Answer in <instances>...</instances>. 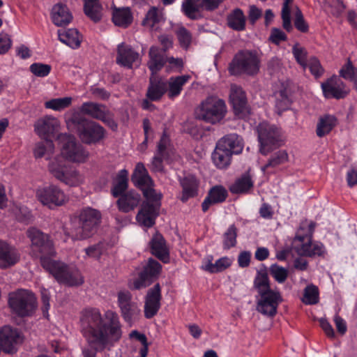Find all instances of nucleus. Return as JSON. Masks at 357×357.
<instances>
[{
    "mask_svg": "<svg viewBox=\"0 0 357 357\" xmlns=\"http://www.w3.org/2000/svg\"><path fill=\"white\" fill-rule=\"evenodd\" d=\"M8 305L18 316H29L36 307V298L30 291L18 289L9 294Z\"/></svg>",
    "mask_w": 357,
    "mask_h": 357,
    "instance_id": "obj_8",
    "label": "nucleus"
},
{
    "mask_svg": "<svg viewBox=\"0 0 357 357\" xmlns=\"http://www.w3.org/2000/svg\"><path fill=\"white\" fill-rule=\"evenodd\" d=\"M246 17L241 8H235L227 16V25L234 31H241L245 30Z\"/></svg>",
    "mask_w": 357,
    "mask_h": 357,
    "instance_id": "obj_39",
    "label": "nucleus"
},
{
    "mask_svg": "<svg viewBox=\"0 0 357 357\" xmlns=\"http://www.w3.org/2000/svg\"><path fill=\"white\" fill-rule=\"evenodd\" d=\"M52 19L55 25L61 26L68 24L73 16L66 5L57 3L52 8Z\"/></svg>",
    "mask_w": 357,
    "mask_h": 357,
    "instance_id": "obj_31",
    "label": "nucleus"
},
{
    "mask_svg": "<svg viewBox=\"0 0 357 357\" xmlns=\"http://www.w3.org/2000/svg\"><path fill=\"white\" fill-rule=\"evenodd\" d=\"M139 61V53L130 45L122 43L117 46L116 63L118 64L131 68L134 63Z\"/></svg>",
    "mask_w": 357,
    "mask_h": 357,
    "instance_id": "obj_23",
    "label": "nucleus"
},
{
    "mask_svg": "<svg viewBox=\"0 0 357 357\" xmlns=\"http://www.w3.org/2000/svg\"><path fill=\"white\" fill-rule=\"evenodd\" d=\"M31 72L37 77H45L51 70V66L48 64L35 63L30 66Z\"/></svg>",
    "mask_w": 357,
    "mask_h": 357,
    "instance_id": "obj_58",
    "label": "nucleus"
},
{
    "mask_svg": "<svg viewBox=\"0 0 357 357\" xmlns=\"http://www.w3.org/2000/svg\"><path fill=\"white\" fill-rule=\"evenodd\" d=\"M216 144L226 150L231 155L241 153L243 149V139L236 134L225 135Z\"/></svg>",
    "mask_w": 357,
    "mask_h": 357,
    "instance_id": "obj_28",
    "label": "nucleus"
},
{
    "mask_svg": "<svg viewBox=\"0 0 357 357\" xmlns=\"http://www.w3.org/2000/svg\"><path fill=\"white\" fill-rule=\"evenodd\" d=\"M71 102L72 98L70 97L54 98L46 101L45 102V107L47 109H51L54 111H61L69 107Z\"/></svg>",
    "mask_w": 357,
    "mask_h": 357,
    "instance_id": "obj_51",
    "label": "nucleus"
},
{
    "mask_svg": "<svg viewBox=\"0 0 357 357\" xmlns=\"http://www.w3.org/2000/svg\"><path fill=\"white\" fill-rule=\"evenodd\" d=\"M105 245L102 243H98L85 249L86 254L93 258H99L105 251Z\"/></svg>",
    "mask_w": 357,
    "mask_h": 357,
    "instance_id": "obj_61",
    "label": "nucleus"
},
{
    "mask_svg": "<svg viewBox=\"0 0 357 357\" xmlns=\"http://www.w3.org/2000/svg\"><path fill=\"white\" fill-rule=\"evenodd\" d=\"M78 135L84 143L96 144L105 137V130L94 121H82L78 128Z\"/></svg>",
    "mask_w": 357,
    "mask_h": 357,
    "instance_id": "obj_14",
    "label": "nucleus"
},
{
    "mask_svg": "<svg viewBox=\"0 0 357 357\" xmlns=\"http://www.w3.org/2000/svg\"><path fill=\"white\" fill-rule=\"evenodd\" d=\"M54 152V145L52 140L45 139V141L38 142L36 144L33 150L35 158H40L46 157V159H50V156Z\"/></svg>",
    "mask_w": 357,
    "mask_h": 357,
    "instance_id": "obj_47",
    "label": "nucleus"
},
{
    "mask_svg": "<svg viewBox=\"0 0 357 357\" xmlns=\"http://www.w3.org/2000/svg\"><path fill=\"white\" fill-rule=\"evenodd\" d=\"M231 156L229 152L216 144L215 149L212 154V160L218 168L224 169L229 165Z\"/></svg>",
    "mask_w": 357,
    "mask_h": 357,
    "instance_id": "obj_45",
    "label": "nucleus"
},
{
    "mask_svg": "<svg viewBox=\"0 0 357 357\" xmlns=\"http://www.w3.org/2000/svg\"><path fill=\"white\" fill-rule=\"evenodd\" d=\"M260 61L255 52L244 50L238 51L229 64L228 71L231 75L243 74L255 75L258 73Z\"/></svg>",
    "mask_w": 357,
    "mask_h": 357,
    "instance_id": "obj_6",
    "label": "nucleus"
},
{
    "mask_svg": "<svg viewBox=\"0 0 357 357\" xmlns=\"http://www.w3.org/2000/svg\"><path fill=\"white\" fill-rule=\"evenodd\" d=\"M101 213L96 209L85 208L78 215L71 218L70 227L67 234L73 240H83L90 237L100 224Z\"/></svg>",
    "mask_w": 357,
    "mask_h": 357,
    "instance_id": "obj_4",
    "label": "nucleus"
},
{
    "mask_svg": "<svg viewBox=\"0 0 357 357\" xmlns=\"http://www.w3.org/2000/svg\"><path fill=\"white\" fill-rule=\"evenodd\" d=\"M203 3L206 4L203 0L202 2L199 0H185L183 2L182 10L190 19L197 20L202 17Z\"/></svg>",
    "mask_w": 357,
    "mask_h": 357,
    "instance_id": "obj_34",
    "label": "nucleus"
},
{
    "mask_svg": "<svg viewBox=\"0 0 357 357\" xmlns=\"http://www.w3.org/2000/svg\"><path fill=\"white\" fill-rule=\"evenodd\" d=\"M339 73L341 77L349 81L357 75V68L353 65L350 58H348L347 62L340 70Z\"/></svg>",
    "mask_w": 357,
    "mask_h": 357,
    "instance_id": "obj_54",
    "label": "nucleus"
},
{
    "mask_svg": "<svg viewBox=\"0 0 357 357\" xmlns=\"http://www.w3.org/2000/svg\"><path fill=\"white\" fill-rule=\"evenodd\" d=\"M228 196L225 187L216 185L210 188L208 194L202 203V210L204 213L208 211L211 206L224 202Z\"/></svg>",
    "mask_w": 357,
    "mask_h": 357,
    "instance_id": "obj_25",
    "label": "nucleus"
},
{
    "mask_svg": "<svg viewBox=\"0 0 357 357\" xmlns=\"http://www.w3.org/2000/svg\"><path fill=\"white\" fill-rule=\"evenodd\" d=\"M191 41V33L183 26H180V47L187 50Z\"/></svg>",
    "mask_w": 357,
    "mask_h": 357,
    "instance_id": "obj_62",
    "label": "nucleus"
},
{
    "mask_svg": "<svg viewBox=\"0 0 357 357\" xmlns=\"http://www.w3.org/2000/svg\"><path fill=\"white\" fill-rule=\"evenodd\" d=\"M287 36L284 31L278 28H273L271 31L269 40L275 45H279L282 41H286Z\"/></svg>",
    "mask_w": 357,
    "mask_h": 357,
    "instance_id": "obj_60",
    "label": "nucleus"
},
{
    "mask_svg": "<svg viewBox=\"0 0 357 357\" xmlns=\"http://www.w3.org/2000/svg\"><path fill=\"white\" fill-rule=\"evenodd\" d=\"M319 289L313 284L308 285L304 290L303 302L306 305H314L319 302Z\"/></svg>",
    "mask_w": 357,
    "mask_h": 357,
    "instance_id": "obj_52",
    "label": "nucleus"
},
{
    "mask_svg": "<svg viewBox=\"0 0 357 357\" xmlns=\"http://www.w3.org/2000/svg\"><path fill=\"white\" fill-rule=\"evenodd\" d=\"M316 227V223L311 221L308 222L307 220L302 222L296 232L295 241H298L302 243H310L312 241V236Z\"/></svg>",
    "mask_w": 357,
    "mask_h": 357,
    "instance_id": "obj_40",
    "label": "nucleus"
},
{
    "mask_svg": "<svg viewBox=\"0 0 357 357\" xmlns=\"http://www.w3.org/2000/svg\"><path fill=\"white\" fill-rule=\"evenodd\" d=\"M133 184L143 192L146 202H144L136 215L137 222L144 227H151L155 224L159 208L158 201L161 194L154 189V183L148 171L142 162H138L131 176Z\"/></svg>",
    "mask_w": 357,
    "mask_h": 357,
    "instance_id": "obj_3",
    "label": "nucleus"
},
{
    "mask_svg": "<svg viewBox=\"0 0 357 357\" xmlns=\"http://www.w3.org/2000/svg\"><path fill=\"white\" fill-rule=\"evenodd\" d=\"M160 271V263L153 259H149L144 271L140 273L139 279L134 282V288L139 289L149 285L151 281L159 275Z\"/></svg>",
    "mask_w": 357,
    "mask_h": 357,
    "instance_id": "obj_19",
    "label": "nucleus"
},
{
    "mask_svg": "<svg viewBox=\"0 0 357 357\" xmlns=\"http://www.w3.org/2000/svg\"><path fill=\"white\" fill-rule=\"evenodd\" d=\"M117 303L124 320L132 324L140 313L137 305L132 301V295L128 291H120L117 294Z\"/></svg>",
    "mask_w": 357,
    "mask_h": 357,
    "instance_id": "obj_15",
    "label": "nucleus"
},
{
    "mask_svg": "<svg viewBox=\"0 0 357 357\" xmlns=\"http://www.w3.org/2000/svg\"><path fill=\"white\" fill-rule=\"evenodd\" d=\"M164 20L165 17L162 8L153 6L146 14V16L142 21V24L150 29H155Z\"/></svg>",
    "mask_w": 357,
    "mask_h": 357,
    "instance_id": "obj_38",
    "label": "nucleus"
},
{
    "mask_svg": "<svg viewBox=\"0 0 357 357\" xmlns=\"http://www.w3.org/2000/svg\"><path fill=\"white\" fill-rule=\"evenodd\" d=\"M128 187V172L123 169L120 170L114 181L112 188V194L114 197H117L119 195L126 193V190Z\"/></svg>",
    "mask_w": 357,
    "mask_h": 357,
    "instance_id": "obj_41",
    "label": "nucleus"
},
{
    "mask_svg": "<svg viewBox=\"0 0 357 357\" xmlns=\"http://www.w3.org/2000/svg\"><path fill=\"white\" fill-rule=\"evenodd\" d=\"M258 295L259 298L257 301V310L264 315L274 317L282 301L280 292L271 289L258 293Z\"/></svg>",
    "mask_w": 357,
    "mask_h": 357,
    "instance_id": "obj_12",
    "label": "nucleus"
},
{
    "mask_svg": "<svg viewBox=\"0 0 357 357\" xmlns=\"http://www.w3.org/2000/svg\"><path fill=\"white\" fill-rule=\"evenodd\" d=\"M60 155L62 160H68L73 163L82 164L89 158V151L76 140L75 137L61 134L59 136Z\"/></svg>",
    "mask_w": 357,
    "mask_h": 357,
    "instance_id": "obj_7",
    "label": "nucleus"
},
{
    "mask_svg": "<svg viewBox=\"0 0 357 357\" xmlns=\"http://www.w3.org/2000/svg\"><path fill=\"white\" fill-rule=\"evenodd\" d=\"M229 98L236 115L243 116L248 113L246 95L241 87L231 85Z\"/></svg>",
    "mask_w": 357,
    "mask_h": 357,
    "instance_id": "obj_21",
    "label": "nucleus"
},
{
    "mask_svg": "<svg viewBox=\"0 0 357 357\" xmlns=\"http://www.w3.org/2000/svg\"><path fill=\"white\" fill-rule=\"evenodd\" d=\"M150 246L153 255L165 263L168 261V249L161 234L155 233L150 241Z\"/></svg>",
    "mask_w": 357,
    "mask_h": 357,
    "instance_id": "obj_30",
    "label": "nucleus"
},
{
    "mask_svg": "<svg viewBox=\"0 0 357 357\" xmlns=\"http://www.w3.org/2000/svg\"><path fill=\"white\" fill-rule=\"evenodd\" d=\"M22 341L20 332L8 326L0 328V349L6 353H12L17 344Z\"/></svg>",
    "mask_w": 357,
    "mask_h": 357,
    "instance_id": "obj_18",
    "label": "nucleus"
},
{
    "mask_svg": "<svg viewBox=\"0 0 357 357\" xmlns=\"http://www.w3.org/2000/svg\"><path fill=\"white\" fill-rule=\"evenodd\" d=\"M254 287L257 293L271 289L270 280L266 271H258L254 279Z\"/></svg>",
    "mask_w": 357,
    "mask_h": 357,
    "instance_id": "obj_49",
    "label": "nucleus"
},
{
    "mask_svg": "<svg viewBox=\"0 0 357 357\" xmlns=\"http://www.w3.org/2000/svg\"><path fill=\"white\" fill-rule=\"evenodd\" d=\"M292 103L290 91L284 88L276 93L275 110L278 115L290 109Z\"/></svg>",
    "mask_w": 357,
    "mask_h": 357,
    "instance_id": "obj_43",
    "label": "nucleus"
},
{
    "mask_svg": "<svg viewBox=\"0 0 357 357\" xmlns=\"http://www.w3.org/2000/svg\"><path fill=\"white\" fill-rule=\"evenodd\" d=\"M166 91L165 82L159 80L156 76L151 75L146 97L151 101L159 100Z\"/></svg>",
    "mask_w": 357,
    "mask_h": 357,
    "instance_id": "obj_33",
    "label": "nucleus"
},
{
    "mask_svg": "<svg viewBox=\"0 0 357 357\" xmlns=\"http://www.w3.org/2000/svg\"><path fill=\"white\" fill-rule=\"evenodd\" d=\"M80 111L84 114L102 121L113 130L117 129V123L114 119V114L104 105L86 102L82 105Z\"/></svg>",
    "mask_w": 357,
    "mask_h": 357,
    "instance_id": "obj_11",
    "label": "nucleus"
},
{
    "mask_svg": "<svg viewBox=\"0 0 357 357\" xmlns=\"http://www.w3.org/2000/svg\"><path fill=\"white\" fill-rule=\"evenodd\" d=\"M293 0H284L282 8L281 17L282 19V26L288 32L292 30V25L291 22V9L290 4Z\"/></svg>",
    "mask_w": 357,
    "mask_h": 357,
    "instance_id": "obj_53",
    "label": "nucleus"
},
{
    "mask_svg": "<svg viewBox=\"0 0 357 357\" xmlns=\"http://www.w3.org/2000/svg\"><path fill=\"white\" fill-rule=\"evenodd\" d=\"M270 274L278 283H283L288 277V271L276 264L270 267Z\"/></svg>",
    "mask_w": 357,
    "mask_h": 357,
    "instance_id": "obj_55",
    "label": "nucleus"
},
{
    "mask_svg": "<svg viewBox=\"0 0 357 357\" xmlns=\"http://www.w3.org/2000/svg\"><path fill=\"white\" fill-rule=\"evenodd\" d=\"M112 21L115 25L126 28L132 21V15L128 8H114L112 12Z\"/></svg>",
    "mask_w": 357,
    "mask_h": 357,
    "instance_id": "obj_42",
    "label": "nucleus"
},
{
    "mask_svg": "<svg viewBox=\"0 0 357 357\" xmlns=\"http://www.w3.org/2000/svg\"><path fill=\"white\" fill-rule=\"evenodd\" d=\"M84 13L93 22H99L102 16V7L98 0H83Z\"/></svg>",
    "mask_w": 357,
    "mask_h": 357,
    "instance_id": "obj_44",
    "label": "nucleus"
},
{
    "mask_svg": "<svg viewBox=\"0 0 357 357\" xmlns=\"http://www.w3.org/2000/svg\"><path fill=\"white\" fill-rule=\"evenodd\" d=\"M38 200L50 208L64 204L68 199L64 192L56 185H49L38 188L36 191Z\"/></svg>",
    "mask_w": 357,
    "mask_h": 357,
    "instance_id": "obj_13",
    "label": "nucleus"
},
{
    "mask_svg": "<svg viewBox=\"0 0 357 357\" xmlns=\"http://www.w3.org/2000/svg\"><path fill=\"white\" fill-rule=\"evenodd\" d=\"M27 236L31 241L33 249L40 254L42 266L50 273L58 282L68 286H78L84 282V278L77 268L50 258L55 254V251L52 242L47 235L32 227L28 229Z\"/></svg>",
    "mask_w": 357,
    "mask_h": 357,
    "instance_id": "obj_2",
    "label": "nucleus"
},
{
    "mask_svg": "<svg viewBox=\"0 0 357 357\" xmlns=\"http://www.w3.org/2000/svg\"><path fill=\"white\" fill-rule=\"evenodd\" d=\"M253 187V182L248 174L243 175L236 179L231 186L230 191L234 194L246 193Z\"/></svg>",
    "mask_w": 357,
    "mask_h": 357,
    "instance_id": "obj_48",
    "label": "nucleus"
},
{
    "mask_svg": "<svg viewBox=\"0 0 357 357\" xmlns=\"http://www.w3.org/2000/svg\"><path fill=\"white\" fill-rule=\"evenodd\" d=\"M213 257L208 255L202 261V269L210 273L222 272L231 265V260L228 257H222L213 263Z\"/></svg>",
    "mask_w": 357,
    "mask_h": 357,
    "instance_id": "obj_29",
    "label": "nucleus"
},
{
    "mask_svg": "<svg viewBox=\"0 0 357 357\" xmlns=\"http://www.w3.org/2000/svg\"><path fill=\"white\" fill-rule=\"evenodd\" d=\"M19 259L17 250L6 242L0 241V267L6 268L13 266Z\"/></svg>",
    "mask_w": 357,
    "mask_h": 357,
    "instance_id": "obj_27",
    "label": "nucleus"
},
{
    "mask_svg": "<svg viewBox=\"0 0 357 357\" xmlns=\"http://www.w3.org/2000/svg\"><path fill=\"white\" fill-rule=\"evenodd\" d=\"M160 287L156 284L149 290L146 296L144 314L146 318L150 319L158 312L160 307Z\"/></svg>",
    "mask_w": 357,
    "mask_h": 357,
    "instance_id": "obj_24",
    "label": "nucleus"
},
{
    "mask_svg": "<svg viewBox=\"0 0 357 357\" xmlns=\"http://www.w3.org/2000/svg\"><path fill=\"white\" fill-rule=\"evenodd\" d=\"M59 40L73 49L80 46L82 36L76 29H69L66 31H58Z\"/></svg>",
    "mask_w": 357,
    "mask_h": 357,
    "instance_id": "obj_35",
    "label": "nucleus"
},
{
    "mask_svg": "<svg viewBox=\"0 0 357 357\" xmlns=\"http://www.w3.org/2000/svg\"><path fill=\"white\" fill-rule=\"evenodd\" d=\"M201 181L195 175L189 174L180 179V185L182 188L180 201L187 202L190 199L196 198L199 193Z\"/></svg>",
    "mask_w": 357,
    "mask_h": 357,
    "instance_id": "obj_17",
    "label": "nucleus"
},
{
    "mask_svg": "<svg viewBox=\"0 0 357 357\" xmlns=\"http://www.w3.org/2000/svg\"><path fill=\"white\" fill-rule=\"evenodd\" d=\"M116 204L119 210L123 213H129L134 211L142 201L141 195L130 190L119 196Z\"/></svg>",
    "mask_w": 357,
    "mask_h": 357,
    "instance_id": "obj_26",
    "label": "nucleus"
},
{
    "mask_svg": "<svg viewBox=\"0 0 357 357\" xmlns=\"http://www.w3.org/2000/svg\"><path fill=\"white\" fill-rule=\"evenodd\" d=\"M294 26L302 33H307L309 30L308 24L304 20L303 15L299 8H297L295 13Z\"/></svg>",
    "mask_w": 357,
    "mask_h": 357,
    "instance_id": "obj_59",
    "label": "nucleus"
},
{
    "mask_svg": "<svg viewBox=\"0 0 357 357\" xmlns=\"http://www.w3.org/2000/svg\"><path fill=\"white\" fill-rule=\"evenodd\" d=\"M252 254L250 251H242L239 253L237 259L238 266L247 268L250 266Z\"/></svg>",
    "mask_w": 357,
    "mask_h": 357,
    "instance_id": "obj_63",
    "label": "nucleus"
},
{
    "mask_svg": "<svg viewBox=\"0 0 357 357\" xmlns=\"http://www.w3.org/2000/svg\"><path fill=\"white\" fill-rule=\"evenodd\" d=\"M50 173L58 181L70 187H77L84 183V175L75 167L68 165L59 155L50 159Z\"/></svg>",
    "mask_w": 357,
    "mask_h": 357,
    "instance_id": "obj_5",
    "label": "nucleus"
},
{
    "mask_svg": "<svg viewBox=\"0 0 357 357\" xmlns=\"http://www.w3.org/2000/svg\"><path fill=\"white\" fill-rule=\"evenodd\" d=\"M324 96L327 99H343L349 93L346 84L336 75L328 78L321 84Z\"/></svg>",
    "mask_w": 357,
    "mask_h": 357,
    "instance_id": "obj_16",
    "label": "nucleus"
},
{
    "mask_svg": "<svg viewBox=\"0 0 357 357\" xmlns=\"http://www.w3.org/2000/svg\"><path fill=\"white\" fill-rule=\"evenodd\" d=\"M307 66H308L310 73L316 79L320 77L324 74V70L320 61L314 56L309 59Z\"/></svg>",
    "mask_w": 357,
    "mask_h": 357,
    "instance_id": "obj_57",
    "label": "nucleus"
},
{
    "mask_svg": "<svg viewBox=\"0 0 357 357\" xmlns=\"http://www.w3.org/2000/svg\"><path fill=\"white\" fill-rule=\"evenodd\" d=\"M236 227L233 224L231 225L223 234L222 246L225 250H229L236 245L237 241Z\"/></svg>",
    "mask_w": 357,
    "mask_h": 357,
    "instance_id": "obj_50",
    "label": "nucleus"
},
{
    "mask_svg": "<svg viewBox=\"0 0 357 357\" xmlns=\"http://www.w3.org/2000/svg\"><path fill=\"white\" fill-rule=\"evenodd\" d=\"M156 153L159 155L165 156L168 158L175 153V149L166 130L163 132L160 141L158 142Z\"/></svg>",
    "mask_w": 357,
    "mask_h": 357,
    "instance_id": "obj_46",
    "label": "nucleus"
},
{
    "mask_svg": "<svg viewBox=\"0 0 357 357\" xmlns=\"http://www.w3.org/2000/svg\"><path fill=\"white\" fill-rule=\"evenodd\" d=\"M292 52L297 63L303 68H305L307 66V52L306 50L296 45L292 48Z\"/></svg>",
    "mask_w": 357,
    "mask_h": 357,
    "instance_id": "obj_56",
    "label": "nucleus"
},
{
    "mask_svg": "<svg viewBox=\"0 0 357 357\" xmlns=\"http://www.w3.org/2000/svg\"><path fill=\"white\" fill-rule=\"evenodd\" d=\"M11 39L7 33L0 34V54H5L10 48Z\"/></svg>",
    "mask_w": 357,
    "mask_h": 357,
    "instance_id": "obj_64",
    "label": "nucleus"
},
{
    "mask_svg": "<svg viewBox=\"0 0 357 357\" xmlns=\"http://www.w3.org/2000/svg\"><path fill=\"white\" fill-rule=\"evenodd\" d=\"M149 61L148 67L151 72V75L155 76L165 64V59L160 52L158 47L152 46L149 52Z\"/></svg>",
    "mask_w": 357,
    "mask_h": 357,
    "instance_id": "obj_36",
    "label": "nucleus"
},
{
    "mask_svg": "<svg viewBox=\"0 0 357 357\" xmlns=\"http://www.w3.org/2000/svg\"><path fill=\"white\" fill-rule=\"evenodd\" d=\"M289 161V154L286 150L280 149L271 153L266 163L261 167V172L266 175L276 173L279 168Z\"/></svg>",
    "mask_w": 357,
    "mask_h": 357,
    "instance_id": "obj_22",
    "label": "nucleus"
},
{
    "mask_svg": "<svg viewBox=\"0 0 357 357\" xmlns=\"http://www.w3.org/2000/svg\"><path fill=\"white\" fill-rule=\"evenodd\" d=\"M36 132L42 138L54 136L59 130V121L52 116H46L38 119L34 126Z\"/></svg>",
    "mask_w": 357,
    "mask_h": 357,
    "instance_id": "obj_20",
    "label": "nucleus"
},
{
    "mask_svg": "<svg viewBox=\"0 0 357 357\" xmlns=\"http://www.w3.org/2000/svg\"><path fill=\"white\" fill-rule=\"evenodd\" d=\"M227 107L225 101L211 96L202 102L196 114L199 119L215 124L225 117Z\"/></svg>",
    "mask_w": 357,
    "mask_h": 357,
    "instance_id": "obj_9",
    "label": "nucleus"
},
{
    "mask_svg": "<svg viewBox=\"0 0 357 357\" xmlns=\"http://www.w3.org/2000/svg\"><path fill=\"white\" fill-rule=\"evenodd\" d=\"M337 118L331 114H325L321 116L317 125L316 134L319 137H323L329 134L337 126Z\"/></svg>",
    "mask_w": 357,
    "mask_h": 357,
    "instance_id": "obj_37",
    "label": "nucleus"
},
{
    "mask_svg": "<svg viewBox=\"0 0 357 357\" xmlns=\"http://www.w3.org/2000/svg\"><path fill=\"white\" fill-rule=\"evenodd\" d=\"M259 151L266 155L273 149L282 144V134L280 129L275 125L263 122L257 127Z\"/></svg>",
    "mask_w": 357,
    "mask_h": 357,
    "instance_id": "obj_10",
    "label": "nucleus"
},
{
    "mask_svg": "<svg viewBox=\"0 0 357 357\" xmlns=\"http://www.w3.org/2000/svg\"><path fill=\"white\" fill-rule=\"evenodd\" d=\"M297 252L300 255L308 257L315 256L324 257L326 254L324 245L319 241L314 242V243L312 241L310 243H302L300 248H298Z\"/></svg>",
    "mask_w": 357,
    "mask_h": 357,
    "instance_id": "obj_32",
    "label": "nucleus"
},
{
    "mask_svg": "<svg viewBox=\"0 0 357 357\" xmlns=\"http://www.w3.org/2000/svg\"><path fill=\"white\" fill-rule=\"evenodd\" d=\"M82 331L89 345L94 350L83 351L84 357H96V351L110 348L122 336L118 314L111 310L102 314L98 309L84 310L80 317Z\"/></svg>",
    "mask_w": 357,
    "mask_h": 357,
    "instance_id": "obj_1",
    "label": "nucleus"
}]
</instances>
